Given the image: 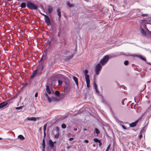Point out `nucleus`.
<instances>
[{
    "instance_id": "nucleus-1",
    "label": "nucleus",
    "mask_w": 151,
    "mask_h": 151,
    "mask_svg": "<svg viewBox=\"0 0 151 151\" xmlns=\"http://www.w3.org/2000/svg\"><path fill=\"white\" fill-rule=\"evenodd\" d=\"M27 6L30 9H37L38 7L37 4L31 1H29L27 3Z\"/></svg>"
},
{
    "instance_id": "nucleus-2",
    "label": "nucleus",
    "mask_w": 151,
    "mask_h": 151,
    "mask_svg": "<svg viewBox=\"0 0 151 151\" xmlns=\"http://www.w3.org/2000/svg\"><path fill=\"white\" fill-rule=\"evenodd\" d=\"M102 68V65L100 63L98 64L95 66V71L96 75H99Z\"/></svg>"
},
{
    "instance_id": "nucleus-3",
    "label": "nucleus",
    "mask_w": 151,
    "mask_h": 151,
    "mask_svg": "<svg viewBox=\"0 0 151 151\" xmlns=\"http://www.w3.org/2000/svg\"><path fill=\"white\" fill-rule=\"evenodd\" d=\"M109 58L108 55L104 57L100 61V64L104 66L109 61Z\"/></svg>"
},
{
    "instance_id": "nucleus-4",
    "label": "nucleus",
    "mask_w": 151,
    "mask_h": 151,
    "mask_svg": "<svg viewBox=\"0 0 151 151\" xmlns=\"http://www.w3.org/2000/svg\"><path fill=\"white\" fill-rule=\"evenodd\" d=\"M65 53L66 55H68L65 59V60L66 61H68L70 59L72 58L74 55L73 54H72L71 52H70L67 50H66L65 51Z\"/></svg>"
},
{
    "instance_id": "nucleus-5",
    "label": "nucleus",
    "mask_w": 151,
    "mask_h": 151,
    "mask_svg": "<svg viewBox=\"0 0 151 151\" xmlns=\"http://www.w3.org/2000/svg\"><path fill=\"white\" fill-rule=\"evenodd\" d=\"M145 25V24H143L142 26H141L140 27V32L141 33L144 35H146V31L144 28V25Z\"/></svg>"
},
{
    "instance_id": "nucleus-6",
    "label": "nucleus",
    "mask_w": 151,
    "mask_h": 151,
    "mask_svg": "<svg viewBox=\"0 0 151 151\" xmlns=\"http://www.w3.org/2000/svg\"><path fill=\"white\" fill-rule=\"evenodd\" d=\"M45 19L47 24L49 26L50 24V19L48 16L46 15H44Z\"/></svg>"
},
{
    "instance_id": "nucleus-7",
    "label": "nucleus",
    "mask_w": 151,
    "mask_h": 151,
    "mask_svg": "<svg viewBox=\"0 0 151 151\" xmlns=\"http://www.w3.org/2000/svg\"><path fill=\"white\" fill-rule=\"evenodd\" d=\"M9 100H7L6 101L0 103V109L2 108L7 105L9 103Z\"/></svg>"
},
{
    "instance_id": "nucleus-8",
    "label": "nucleus",
    "mask_w": 151,
    "mask_h": 151,
    "mask_svg": "<svg viewBox=\"0 0 151 151\" xmlns=\"http://www.w3.org/2000/svg\"><path fill=\"white\" fill-rule=\"evenodd\" d=\"M27 120L29 121L35 122L37 120V118L34 117H27Z\"/></svg>"
},
{
    "instance_id": "nucleus-9",
    "label": "nucleus",
    "mask_w": 151,
    "mask_h": 151,
    "mask_svg": "<svg viewBox=\"0 0 151 151\" xmlns=\"http://www.w3.org/2000/svg\"><path fill=\"white\" fill-rule=\"evenodd\" d=\"M138 120H137L134 122H132V123L129 124V126L131 127H134L137 124Z\"/></svg>"
},
{
    "instance_id": "nucleus-10",
    "label": "nucleus",
    "mask_w": 151,
    "mask_h": 151,
    "mask_svg": "<svg viewBox=\"0 0 151 151\" xmlns=\"http://www.w3.org/2000/svg\"><path fill=\"white\" fill-rule=\"evenodd\" d=\"M49 144L50 148H52L54 147V143L52 140L50 139L49 140Z\"/></svg>"
},
{
    "instance_id": "nucleus-11",
    "label": "nucleus",
    "mask_w": 151,
    "mask_h": 151,
    "mask_svg": "<svg viewBox=\"0 0 151 151\" xmlns=\"http://www.w3.org/2000/svg\"><path fill=\"white\" fill-rule=\"evenodd\" d=\"M73 79L75 81L77 86L78 87V78L76 77H75V76H74L73 77Z\"/></svg>"
},
{
    "instance_id": "nucleus-12",
    "label": "nucleus",
    "mask_w": 151,
    "mask_h": 151,
    "mask_svg": "<svg viewBox=\"0 0 151 151\" xmlns=\"http://www.w3.org/2000/svg\"><path fill=\"white\" fill-rule=\"evenodd\" d=\"M87 84V86L88 87H90V81L89 78H88V77L86 76V79H85Z\"/></svg>"
},
{
    "instance_id": "nucleus-13",
    "label": "nucleus",
    "mask_w": 151,
    "mask_h": 151,
    "mask_svg": "<svg viewBox=\"0 0 151 151\" xmlns=\"http://www.w3.org/2000/svg\"><path fill=\"white\" fill-rule=\"evenodd\" d=\"M83 73L85 75V79H86V76H87L88 78H89V76L87 74L88 73V70L87 69L83 71Z\"/></svg>"
},
{
    "instance_id": "nucleus-14",
    "label": "nucleus",
    "mask_w": 151,
    "mask_h": 151,
    "mask_svg": "<svg viewBox=\"0 0 151 151\" xmlns=\"http://www.w3.org/2000/svg\"><path fill=\"white\" fill-rule=\"evenodd\" d=\"M51 44L50 41H49L48 42V43L46 45L45 47V49L47 50H48L50 48Z\"/></svg>"
},
{
    "instance_id": "nucleus-15",
    "label": "nucleus",
    "mask_w": 151,
    "mask_h": 151,
    "mask_svg": "<svg viewBox=\"0 0 151 151\" xmlns=\"http://www.w3.org/2000/svg\"><path fill=\"white\" fill-rule=\"evenodd\" d=\"M144 28L147 32H149V34L151 36V31H150L147 29L146 25H144Z\"/></svg>"
},
{
    "instance_id": "nucleus-16",
    "label": "nucleus",
    "mask_w": 151,
    "mask_h": 151,
    "mask_svg": "<svg viewBox=\"0 0 151 151\" xmlns=\"http://www.w3.org/2000/svg\"><path fill=\"white\" fill-rule=\"evenodd\" d=\"M46 91L49 94H50L51 93L50 91V88L48 85H47L46 86Z\"/></svg>"
},
{
    "instance_id": "nucleus-17",
    "label": "nucleus",
    "mask_w": 151,
    "mask_h": 151,
    "mask_svg": "<svg viewBox=\"0 0 151 151\" xmlns=\"http://www.w3.org/2000/svg\"><path fill=\"white\" fill-rule=\"evenodd\" d=\"M42 145L43 148H45V140L44 139H43L42 140Z\"/></svg>"
},
{
    "instance_id": "nucleus-18",
    "label": "nucleus",
    "mask_w": 151,
    "mask_h": 151,
    "mask_svg": "<svg viewBox=\"0 0 151 151\" xmlns=\"http://www.w3.org/2000/svg\"><path fill=\"white\" fill-rule=\"evenodd\" d=\"M93 85H94V87L96 90V92L97 93H99V91L97 90V85L96 83V82H94L93 83Z\"/></svg>"
},
{
    "instance_id": "nucleus-19",
    "label": "nucleus",
    "mask_w": 151,
    "mask_h": 151,
    "mask_svg": "<svg viewBox=\"0 0 151 151\" xmlns=\"http://www.w3.org/2000/svg\"><path fill=\"white\" fill-rule=\"evenodd\" d=\"M143 131H144V129H143L141 130L140 132V134L139 136V137L140 139H141L142 137V133Z\"/></svg>"
},
{
    "instance_id": "nucleus-20",
    "label": "nucleus",
    "mask_w": 151,
    "mask_h": 151,
    "mask_svg": "<svg viewBox=\"0 0 151 151\" xmlns=\"http://www.w3.org/2000/svg\"><path fill=\"white\" fill-rule=\"evenodd\" d=\"M135 56H136V57H137L139 58H140L142 60H143L145 61V59L141 55H136Z\"/></svg>"
},
{
    "instance_id": "nucleus-21",
    "label": "nucleus",
    "mask_w": 151,
    "mask_h": 151,
    "mask_svg": "<svg viewBox=\"0 0 151 151\" xmlns=\"http://www.w3.org/2000/svg\"><path fill=\"white\" fill-rule=\"evenodd\" d=\"M26 6V4L25 3H22L21 4V7L22 8H25Z\"/></svg>"
},
{
    "instance_id": "nucleus-22",
    "label": "nucleus",
    "mask_w": 151,
    "mask_h": 151,
    "mask_svg": "<svg viewBox=\"0 0 151 151\" xmlns=\"http://www.w3.org/2000/svg\"><path fill=\"white\" fill-rule=\"evenodd\" d=\"M18 138H20L22 139H24V136L22 135H19L18 136Z\"/></svg>"
},
{
    "instance_id": "nucleus-23",
    "label": "nucleus",
    "mask_w": 151,
    "mask_h": 151,
    "mask_svg": "<svg viewBox=\"0 0 151 151\" xmlns=\"http://www.w3.org/2000/svg\"><path fill=\"white\" fill-rule=\"evenodd\" d=\"M58 15L59 16V18L61 17V12L60 10H57Z\"/></svg>"
},
{
    "instance_id": "nucleus-24",
    "label": "nucleus",
    "mask_w": 151,
    "mask_h": 151,
    "mask_svg": "<svg viewBox=\"0 0 151 151\" xmlns=\"http://www.w3.org/2000/svg\"><path fill=\"white\" fill-rule=\"evenodd\" d=\"M95 130L96 133L97 134H98L99 133H100L98 129L96 128H95Z\"/></svg>"
},
{
    "instance_id": "nucleus-25",
    "label": "nucleus",
    "mask_w": 151,
    "mask_h": 151,
    "mask_svg": "<svg viewBox=\"0 0 151 151\" xmlns=\"http://www.w3.org/2000/svg\"><path fill=\"white\" fill-rule=\"evenodd\" d=\"M147 21L150 24H151V17L148 18L147 19Z\"/></svg>"
},
{
    "instance_id": "nucleus-26",
    "label": "nucleus",
    "mask_w": 151,
    "mask_h": 151,
    "mask_svg": "<svg viewBox=\"0 0 151 151\" xmlns=\"http://www.w3.org/2000/svg\"><path fill=\"white\" fill-rule=\"evenodd\" d=\"M66 125L64 124H63L61 125V127L63 129H65L66 128Z\"/></svg>"
},
{
    "instance_id": "nucleus-27",
    "label": "nucleus",
    "mask_w": 151,
    "mask_h": 151,
    "mask_svg": "<svg viewBox=\"0 0 151 151\" xmlns=\"http://www.w3.org/2000/svg\"><path fill=\"white\" fill-rule=\"evenodd\" d=\"M94 141L96 142H98L99 141H100V140H99L98 139L96 138H95L93 139Z\"/></svg>"
},
{
    "instance_id": "nucleus-28",
    "label": "nucleus",
    "mask_w": 151,
    "mask_h": 151,
    "mask_svg": "<svg viewBox=\"0 0 151 151\" xmlns=\"http://www.w3.org/2000/svg\"><path fill=\"white\" fill-rule=\"evenodd\" d=\"M44 97H45V98H48L49 97L47 94L46 92H45L44 94Z\"/></svg>"
},
{
    "instance_id": "nucleus-29",
    "label": "nucleus",
    "mask_w": 151,
    "mask_h": 151,
    "mask_svg": "<svg viewBox=\"0 0 151 151\" xmlns=\"http://www.w3.org/2000/svg\"><path fill=\"white\" fill-rule=\"evenodd\" d=\"M68 6L69 7H71L73 6V5L71 4L70 2H68L67 3Z\"/></svg>"
},
{
    "instance_id": "nucleus-30",
    "label": "nucleus",
    "mask_w": 151,
    "mask_h": 151,
    "mask_svg": "<svg viewBox=\"0 0 151 151\" xmlns=\"http://www.w3.org/2000/svg\"><path fill=\"white\" fill-rule=\"evenodd\" d=\"M48 101L49 103H51L52 102V99H51L48 97L47 98Z\"/></svg>"
},
{
    "instance_id": "nucleus-31",
    "label": "nucleus",
    "mask_w": 151,
    "mask_h": 151,
    "mask_svg": "<svg viewBox=\"0 0 151 151\" xmlns=\"http://www.w3.org/2000/svg\"><path fill=\"white\" fill-rule=\"evenodd\" d=\"M36 74L35 73H34V72H33L32 73V75L31 76L30 78H32L35 76L36 75Z\"/></svg>"
},
{
    "instance_id": "nucleus-32",
    "label": "nucleus",
    "mask_w": 151,
    "mask_h": 151,
    "mask_svg": "<svg viewBox=\"0 0 151 151\" xmlns=\"http://www.w3.org/2000/svg\"><path fill=\"white\" fill-rule=\"evenodd\" d=\"M55 93L56 96H58L60 94L59 91H55Z\"/></svg>"
},
{
    "instance_id": "nucleus-33",
    "label": "nucleus",
    "mask_w": 151,
    "mask_h": 151,
    "mask_svg": "<svg viewBox=\"0 0 151 151\" xmlns=\"http://www.w3.org/2000/svg\"><path fill=\"white\" fill-rule=\"evenodd\" d=\"M59 135V133H57L55 135V137L56 138H58Z\"/></svg>"
},
{
    "instance_id": "nucleus-34",
    "label": "nucleus",
    "mask_w": 151,
    "mask_h": 151,
    "mask_svg": "<svg viewBox=\"0 0 151 151\" xmlns=\"http://www.w3.org/2000/svg\"><path fill=\"white\" fill-rule=\"evenodd\" d=\"M58 84L59 85H61L62 84V82L61 80H58Z\"/></svg>"
},
{
    "instance_id": "nucleus-35",
    "label": "nucleus",
    "mask_w": 151,
    "mask_h": 151,
    "mask_svg": "<svg viewBox=\"0 0 151 151\" xmlns=\"http://www.w3.org/2000/svg\"><path fill=\"white\" fill-rule=\"evenodd\" d=\"M23 107V106H19V107H16L15 108V109H18V110H19V109H22V107Z\"/></svg>"
},
{
    "instance_id": "nucleus-36",
    "label": "nucleus",
    "mask_w": 151,
    "mask_h": 151,
    "mask_svg": "<svg viewBox=\"0 0 151 151\" xmlns=\"http://www.w3.org/2000/svg\"><path fill=\"white\" fill-rule=\"evenodd\" d=\"M46 127L47 125L46 124H45L44 125V127H43V129H44V131L45 132V130L46 129Z\"/></svg>"
},
{
    "instance_id": "nucleus-37",
    "label": "nucleus",
    "mask_w": 151,
    "mask_h": 151,
    "mask_svg": "<svg viewBox=\"0 0 151 151\" xmlns=\"http://www.w3.org/2000/svg\"><path fill=\"white\" fill-rule=\"evenodd\" d=\"M110 144L109 145L106 150V151H109L110 148Z\"/></svg>"
},
{
    "instance_id": "nucleus-38",
    "label": "nucleus",
    "mask_w": 151,
    "mask_h": 151,
    "mask_svg": "<svg viewBox=\"0 0 151 151\" xmlns=\"http://www.w3.org/2000/svg\"><path fill=\"white\" fill-rule=\"evenodd\" d=\"M56 130L57 132V133H59V129L58 127H56Z\"/></svg>"
},
{
    "instance_id": "nucleus-39",
    "label": "nucleus",
    "mask_w": 151,
    "mask_h": 151,
    "mask_svg": "<svg viewBox=\"0 0 151 151\" xmlns=\"http://www.w3.org/2000/svg\"><path fill=\"white\" fill-rule=\"evenodd\" d=\"M128 63L129 62L128 61L126 60L124 62V63L125 65H127L128 64Z\"/></svg>"
},
{
    "instance_id": "nucleus-40",
    "label": "nucleus",
    "mask_w": 151,
    "mask_h": 151,
    "mask_svg": "<svg viewBox=\"0 0 151 151\" xmlns=\"http://www.w3.org/2000/svg\"><path fill=\"white\" fill-rule=\"evenodd\" d=\"M145 113H143L142 114V115L138 119V120H139L140 119H141L142 118V117H143V116L144 115Z\"/></svg>"
},
{
    "instance_id": "nucleus-41",
    "label": "nucleus",
    "mask_w": 151,
    "mask_h": 151,
    "mask_svg": "<svg viewBox=\"0 0 151 151\" xmlns=\"http://www.w3.org/2000/svg\"><path fill=\"white\" fill-rule=\"evenodd\" d=\"M38 12L40 14H41V15H43L44 16V15H46L45 14H44L42 13L41 12L40 10H37Z\"/></svg>"
},
{
    "instance_id": "nucleus-42",
    "label": "nucleus",
    "mask_w": 151,
    "mask_h": 151,
    "mask_svg": "<svg viewBox=\"0 0 151 151\" xmlns=\"http://www.w3.org/2000/svg\"><path fill=\"white\" fill-rule=\"evenodd\" d=\"M56 98H55V97H52V99L53 101H56L57 100V99H56Z\"/></svg>"
},
{
    "instance_id": "nucleus-43",
    "label": "nucleus",
    "mask_w": 151,
    "mask_h": 151,
    "mask_svg": "<svg viewBox=\"0 0 151 151\" xmlns=\"http://www.w3.org/2000/svg\"><path fill=\"white\" fill-rule=\"evenodd\" d=\"M142 16L143 17H146V16H147V14H142Z\"/></svg>"
},
{
    "instance_id": "nucleus-44",
    "label": "nucleus",
    "mask_w": 151,
    "mask_h": 151,
    "mask_svg": "<svg viewBox=\"0 0 151 151\" xmlns=\"http://www.w3.org/2000/svg\"><path fill=\"white\" fill-rule=\"evenodd\" d=\"M98 143H99V146H101L102 145V143L100 141V140Z\"/></svg>"
},
{
    "instance_id": "nucleus-45",
    "label": "nucleus",
    "mask_w": 151,
    "mask_h": 151,
    "mask_svg": "<svg viewBox=\"0 0 151 151\" xmlns=\"http://www.w3.org/2000/svg\"><path fill=\"white\" fill-rule=\"evenodd\" d=\"M84 142L86 143H88V141L87 139H85L84 140Z\"/></svg>"
},
{
    "instance_id": "nucleus-46",
    "label": "nucleus",
    "mask_w": 151,
    "mask_h": 151,
    "mask_svg": "<svg viewBox=\"0 0 151 151\" xmlns=\"http://www.w3.org/2000/svg\"><path fill=\"white\" fill-rule=\"evenodd\" d=\"M38 96V93L37 92H36L35 95V97H37Z\"/></svg>"
},
{
    "instance_id": "nucleus-47",
    "label": "nucleus",
    "mask_w": 151,
    "mask_h": 151,
    "mask_svg": "<svg viewBox=\"0 0 151 151\" xmlns=\"http://www.w3.org/2000/svg\"><path fill=\"white\" fill-rule=\"evenodd\" d=\"M73 139H74L73 138L71 137L69 139V140L70 141H71Z\"/></svg>"
},
{
    "instance_id": "nucleus-48",
    "label": "nucleus",
    "mask_w": 151,
    "mask_h": 151,
    "mask_svg": "<svg viewBox=\"0 0 151 151\" xmlns=\"http://www.w3.org/2000/svg\"><path fill=\"white\" fill-rule=\"evenodd\" d=\"M71 147V146H68L66 147V148L68 150Z\"/></svg>"
},
{
    "instance_id": "nucleus-49",
    "label": "nucleus",
    "mask_w": 151,
    "mask_h": 151,
    "mask_svg": "<svg viewBox=\"0 0 151 151\" xmlns=\"http://www.w3.org/2000/svg\"><path fill=\"white\" fill-rule=\"evenodd\" d=\"M46 136V133L44 131V136L45 137Z\"/></svg>"
},
{
    "instance_id": "nucleus-50",
    "label": "nucleus",
    "mask_w": 151,
    "mask_h": 151,
    "mask_svg": "<svg viewBox=\"0 0 151 151\" xmlns=\"http://www.w3.org/2000/svg\"><path fill=\"white\" fill-rule=\"evenodd\" d=\"M122 127L124 129H126V128L125 127V126H123V125H122Z\"/></svg>"
},
{
    "instance_id": "nucleus-51",
    "label": "nucleus",
    "mask_w": 151,
    "mask_h": 151,
    "mask_svg": "<svg viewBox=\"0 0 151 151\" xmlns=\"http://www.w3.org/2000/svg\"><path fill=\"white\" fill-rule=\"evenodd\" d=\"M37 69L35 70L34 71V73H35L36 74L37 73Z\"/></svg>"
},
{
    "instance_id": "nucleus-52",
    "label": "nucleus",
    "mask_w": 151,
    "mask_h": 151,
    "mask_svg": "<svg viewBox=\"0 0 151 151\" xmlns=\"http://www.w3.org/2000/svg\"><path fill=\"white\" fill-rule=\"evenodd\" d=\"M37 69L35 70L34 71V73H35L36 74L37 73Z\"/></svg>"
},
{
    "instance_id": "nucleus-53",
    "label": "nucleus",
    "mask_w": 151,
    "mask_h": 151,
    "mask_svg": "<svg viewBox=\"0 0 151 151\" xmlns=\"http://www.w3.org/2000/svg\"><path fill=\"white\" fill-rule=\"evenodd\" d=\"M27 83H25L24 84V86H24L27 85Z\"/></svg>"
},
{
    "instance_id": "nucleus-54",
    "label": "nucleus",
    "mask_w": 151,
    "mask_h": 151,
    "mask_svg": "<svg viewBox=\"0 0 151 151\" xmlns=\"http://www.w3.org/2000/svg\"><path fill=\"white\" fill-rule=\"evenodd\" d=\"M48 10V12L50 14L52 12V10Z\"/></svg>"
},
{
    "instance_id": "nucleus-55",
    "label": "nucleus",
    "mask_w": 151,
    "mask_h": 151,
    "mask_svg": "<svg viewBox=\"0 0 151 151\" xmlns=\"http://www.w3.org/2000/svg\"><path fill=\"white\" fill-rule=\"evenodd\" d=\"M43 66H41V67H40V69L41 70H42L43 69Z\"/></svg>"
},
{
    "instance_id": "nucleus-56",
    "label": "nucleus",
    "mask_w": 151,
    "mask_h": 151,
    "mask_svg": "<svg viewBox=\"0 0 151 151\" xmlns=\"http://www.w3.org/2000/svg\"><path fill=\"white\" fill-rule=\"evenodd\" d=\"M45 148H43V149L42 150V151H45Z\"/></svg>"
},
{
    "instance_id": "nucleus-57",
    "label": "nucleus",
    "mask_w": 151,
    "mask_h": 151,
    "mask_svg": "<svg viewBox=\"0 0 151 151\" xmlns=\"http://www.w3.org/2000/svg\"><path fill=\"white\" fill-rule=\"evenodd\" d=\"M60 32H59L58 34V36H60Z\"/></svg>"
},
{
    "instance_id": "nucleus-58",
    "label": "nucleus",
    "mask_w": 151,
    "mask_h": 151,
    "mask_svg": "<svg viewBox=\"0 0 151 151\" xmlns=\"http://www.w3.org/2000/svg\"><path fill=\"white\" fill-rule=\"evenodd\" d=\"M84 131H86V130H87V129H84Z\"/></svg>"
},
{
    "instance_id": "nucleus-59",
    "label": "nucleus",
    "mask_w": 151,
    "mask_h": 151,
    "mask_svg": "<svg viewBox=\"0 0 151 151\" xmlns=\"http://www.w3.org/2000/svg\"><path fill=\"white\" fill-rule=\"evenodd\" d=\"M2 139V138L1 137H0V140L1 139Z\"/></svg>"
},
{
    "instance_id": "nucleus-60",
    "label": "nucleus",
    "mask_w": 151,
    "mask_h": 151,
    "mask_svg": "<svg viewBox=\"0 0 151 151\" xmlns=\"http://www.w3.org/2000/svg\"><path fill=\"white\" fill-rule=\"evenodd\" d=\"M54 38H52V40H54Z\"/></svg>"
},
{
    "instance_id": "nucleus-61",
    "label": "nucleus",
    "mask_w": 151,
    "mask_h": 151,
    "mask_svg": "<svg viewBox=\"0 0 151 151\" xmlns=\"http://www.w3.org/2000/svg\"><path fill=\"white\" fill-rule=\"evenodd\" d=\"M42 58H41V60H42Z\"/></svg>"
},
{
    "instance_id": "nucleus-62",
    "label": "nucleus",
    "mask_w": 151,
    "mask_h": 151,
    "mask_svg": "<svg viewBox=\"0 0 151 151\" xmlns=\"http://www.w3.org/2000/svg\"><path fill=\"white\" fill-rule=\"evenodd\" d=\"M49 9V10H50V9Z\"/></svg>"
}]
</instances>
